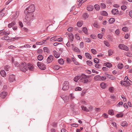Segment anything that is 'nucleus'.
Listing matches in <instances>:
<instances>
[{"label": "nucleus", "instance_id": "35", "mask_svg": "<svg viewBox=\"0 0 132 132\" xmlns=\"http://www.w3.org/2000/svg\"><path fill=\"white\" fill-rule=\"evenodd\" d=\"M122 30L125 32H127L129 30V29L127 27H124L122 28Z\"/></svg>", "mask_w": 132, "mask_h": 132}, {"label": "nucleus", "instance_id": "60", "mask_svg": "<svg viewBox=\"0 0 132 132\" xmlns=\"http://www.w3.org/2000/svg\"><path fill=\"white\" fill-rule=\"evenodd\" d=\"M126 7H127L126 6H125V5L122 6H121V9L123 10H125L126 9Z\"/></svg>", "mask_w": 132, "mask_h": 132}, {"label": "nucleus", "instance_id": "45", "mask_svg": "<svg viewBox=\"0 0 132 132\" xmlns=\"http://www.w3.org/2000/svg\"><path fill=\"white\" fill-rule=\"evenodd\" d=\"M100 86L102 88H104L105 87V85L104 83H102L100 84Z\"/></svg>", "mask_w": 132, "mask_h": 132}, {"label": "nucleus", "instance_id": "7", "mask_svg": "<svg viewBox=\"0 0 132 132\" xmlns=\"http://www.w3.org/2000/svg\"><path fill=\"white\" fill-rule=\"evenodd\" d=\"M37 65L39 68L42 70H44L46 69V66L43 63L38 62Z\"/></svg>", "mask_w": 132, "mask_h": 132}, {"label": "nucleus", "instance_id": "34", "mask_svg": "<svg viewBox=\"0 0 132 132\" xmlns=\"http://www.w3.org/2000/svg\"><path fill=\"white\" fill-rule=\"evenodd\" d=\"M38 60L39 61H41L43 59V56L41 55H39L37 56Z\"/></svg>", "mask_w": 132, "mask_h": 132}, {"label": "nucleus", "instance_id": "27", "mask_svg": "<svg viewBox=\"0 0 132 132\" xmlns=\"http://www.w3.org/2000/svg\"><path fill=\"white\" fill-rule=\"evenodd\" d=\"M83 23V21H79L77 23V25L78 27H81L82 26Z\"/></svg>", "mask_w": 132, "mask_h": 132}, {"label": "nucleus", "instance_id": "64", "mask_svg": "<svg viewBox=\"0 0 132 132\" xmlns=\"http://www.w3.org/2000/svg\"><path fill=\"white\" fill-rule=\"evenodd\" d=\"M57 41L59 42H61L63 41V39L62 37H60L58 39H57Z\"/></svg>", "mask_w": 132, "mask_h": 132}, {"label": "nucleus", "instance_id": "50", "mask_svg": "<svg viewBox=\"0 0 132 132\" xmlns=\"http://www.w3.org/2000/svg\"><path fill=\"white\" fill-rule=\"evenodd\" d=\"M9 37L8 36H4L2 37L1 38V39L2 40H7L8 39Z\"/></svg>", "mask_w": 132, "mask_h": 132}, {"label": "nucleus", "instance_id": "26", "mask_svg": "<svg viewBox=\"0 0 132 132\" xmlns=\"http://www.w3.org/2000/svg\"><path fill=\"white\" fill-rule=\"evenodd\" d=\"M89 16V15L87 13H84L83 15V17L84 19H86Z\"/></svg>", "mask_w": 132, "mask_h": 132}, {"label": "nucleus", "instance_id": "40", "mask_svg": "<svg viewBox=\"0 0 132 132\" xmlns=\"http://www.w3.org/2000/svg\"><path fill=\"white\" fill-rule=\"evenodd\" d=\"M5 69L6 71H8L10 69V67L9 65H6L5 66Z\"/></svg>", "mask_w": 132, "mask_h": 132}, {"label": "nucleus", "instance_id": "18", "mask_svg": "<svg viewBox=\"0 0 132 132\" xmlns=\"http://www.w3.org/2000/svg\"><path fill=\"white\" fill-rule=\"evenodd\" d=\"M104 64L105 66L108 68H110L112 66V64L110 63L109 62L104 63Z\"/></svg>", "mask_w": 132, "mask_h": 132}, {"label": "nucleus", "instance_id": "48", "mask_svg": "<svg viewBox=\"0 0 132 132\" xmlns=\"http://www.w3.org/2000/svg\"><path fill=\"white\" fill-rule=\"evenodd\" d=\"M91 51L93 54H96L97 53V52L94 49H92L91 50Z\"/></svg>", "mask_w": 132, "mask_h": 132}, {"label": "nucleus", "instance_id": "15", "mask_svg": "<svg viewBox=\"0 0 132 132\" xmlns=\"http://www.w3.org/2000/svg\"><path fill=\"white\" fill-rule=\"evenodd\" d=\"M7 95V93L5 92H2L0 94V96L2 98H5Z\"/></svg>", "mask_w": 132, "mask_h": 132}, {"label": "nucleus", "instance_id": "58", "mask_svg": "<svg viewBox=\"0 0 132 132\" xmlns=\"http://www.w3.org/2000/svg\"><path fill=\"white\" fill-rule=\"evenodd\" d=\"M54 69L56 70H58L60 68V67L58 65H55L54 67Z\"/></svg>", "mask_w": 132, "mask_h": 132}, {"label": "nucleus", "instance_id": "29", "mask_svg": "<svg viewBox=\"0 0 132 132\" xmlns=\"http://www.w3.org/2000/svg\"><path fill=\"white\" fill-rule=\"evenodd\" d=\"M108 113L111 116H112L114 115V111L112 109L109 110L108 111Z\"/></svg>", "mask_w": 132, "mask_h": 132}, {"label": "nucleus", "instance_id": "19", "mask_svg": "<svg viewBox=\"0 0 132 132\" xmlns=\"http://www.w3.org/2000/svg\"><path fill=\"white\" fill-rule=\"evenodd\" d=\"M100 14L101 15L104 16H107L108 15V13L107 12L105 11H103L100 12Z\"/></svg>", "mask_w": 132, "mask_h": 132}, {"label": "nucleus", "instance_id": "5", "mask_svg": "<svg viewBox=\"0 0 132 132\" xmlns=\"http://www.w3.org/2000/svg\"><path fill=\"white\" fill-rule=\"evenodd\" d=\"M69 88V82L67 81H65L63 84L62 89L64 91L68 90Z\"/></svg>", "mask_w": 132, "mask_h": 132}, {"label": "nucleus", "instance_id": "44", "mask_svg": "<svg viewBox=\"0 0 132 132\" xmlns=\"http://www.w3.org/2000/svg\"><path fill=\"white\" fill-rule=\"evenodd\" d=\"M43 50L45 52H46L47 53H48L49 51L48 48L46 47H44Z\"/></svg>", "mask_w": 132, "mask_h": 132}, {"label": "nucleus", "instance_id": "39", "mask_svg": "<svg viewBox=\"0 0 132 132\" xmlns=\"http://www.w3.org/2000/svg\"><path fill=\"white\" fill-rule=\"evenodd\" d=\"M58 63L61 64H62L64 63L63 60L62 59H59L58 61Z\"/></svg>", "mask_w": 132, "mask_h": 132}, {"label": "nucleus", "instance_id": "63", "mask_svg": "<svg viewBox=\"0 0 132 132\" xmlns=\"http://www.w3.org/2000/svg\"><path fill=\"white\" fill-rule=\"evenodd\" d=\"M97 36L100 39L102 38L103 37L102 35L101 34H98Z\"/></svg>", "mask_w": 132, "mask_h": 132}, {"label": "nucleus", "instance_id": "31", "mask_svg": "<svg viewBox=\"0 0 132 132\" xmlns=\"http://www.w3.org/2000/svg\"><path fill=\"white\" fill-rule=\"evenodd\" d=\"M82 31L84 33L86 34H88L87 30V28L86 27H84L83 28Z\"/></svg>", "mask_w": 132, "mask_h": 132}, {"label": "nucleus", "instance_id": "37", "mask_svg": "<svg viewBox=\"0 0 132 132\" xmlns=\"http://www.w3.org/2000/svg\"><path fill=\"white\" fill-rule=\"evenodd\" d=\"M123 67V65L122 63H119L118 65V68L119 69H122Z\"/></svg>", "mask_w": 132, "mask_h": 132}, {"label": "nucleus", "instance_id": "1", "mask_svg": "<svg viewBox=\"0 0 132 132\" xmlns=\"http://www.w3.org/2000/svg\"><path fill=\"white\" fill-rule=\"evenodd\" d=\"M35 9V6L34 4L30 5L28 7L26 8L24 11V13L26 15V18L23 19L24 22L27 23H29L28 25L30 26V23L34 19V14L33 12H34Z\"/></svg>", "mask_w": 132, "mask_h": 132}, {"label": "nucleus", "instance_id": "4", "mask_svg": "<svg viewBox=\"0 0 132 132\" xmlns=\"http://www.w3.org/2000/svg\"><path fill=\"white\" fill-rule=\"evenodd\" d=\"M120 84L122 85L127 87L132 85V81H122L120 82Z\"/></svg>", "mask_w": 132, "mask_h": 132}, {"label": "nucleus", "instance_id": "59", "mask_svg": "<svg viewBox=\"0 0 132 132\" xmlns=\"http://www.w3.org/2000/svg\"><path fill=\"white\" fill-rule=\"evenodd\" d=\"M43 50L42 49H40L38 50L37 51V53L40 54L42 53L43 52Z\"/></svg>", "mask_w": 132, "mask_h": 132}, {"label": "nucleus", "instance_id": "56", "mask_svg": "<svg viewBox=\"0 0 132 132\" xmlns=\"http://www.w3.org/2000/svg\"><path fill=\"white\" fill-rule=\"evenodd\" d=\"M123 104V102H120L117 105V106H120L122 105Z\"/></svg>", "mask_w": 132, "mask_h": 132}, {"label": "nucleus", "instance_id": "12", "mask_svg": "<svg viewBox=\"0 0 132 132\" xmlns=\"http://www.w3.org/2000/svg\"><path fill=\"white\" fill-rule=\"evenodd\" d=\"M68 37L70 42H72L74 39V36L73 34L72 33H70L68 35Z\"/></svg>", "mask_w": 132, "mask_h": 132}, {"label": "nucleus", "instance_id": "51", "mask_svg": "<svg viewBox=\"0 0 132 132\" xmlns=\"http://www.w3.org/2000/svg\"><path fill=\"white\" fill-rule=\"evenodd\" d=\"M80 48H83L84 47V43L83 42H81L80 44Z\"/></svg>", "mask_w": 132, "mask_h": 132}, {"label": "nucleus", "instance_id": "52", "mask_svg": "<svg viewBox=\"0 0 132 132\" xmlns=\"http://www.w3.org/2000/svg\"><path fill=\"white\" fill-rule=\"evenodd\" d=\"M75 37L78 40H80V37L77 34H75Z\"/></svg>", "mask_w": 132, "mask_h": 132}, {"label": "nucleus", "instance_id": "14", "mask_svg": "<svg viewBox=\"0 0 132 132\" xmlns=\"http://www.w3.org/2000/svg\"><path fill=\"white\" fill-rule=\"evenodd\" d=\"M94 9L93 6L92 5H88L87 7V10L89 11H92Z\"/></svg>", "mask_w": 132, "mask_h": 132}, {"label": "nucleus", "instance_id": "20", "mask_svg": "<svg viewBox=\"0 0 132 132\" xmlns=\"http://www.w3.org/2000/svg\"><path fill=\"white\" fill-rule=\"evenodd\" d=\"M107 77L109 78L112 80H114L116 79V78L112 75H109L108 76H107Z\"/></svg>", "mask_w": 132, "mask_h": 132}, {"label": "nucleus", "instance_id": "43", "mask_svg": "<svg viewBox=\"0 0 132 132\" xmlns=\"http://www.w3.org/2000/svg\"><path fill=\"white\" fill-rule=\"evenodd\" d=\"M106 79L105 76H100V81L102 80L104 81Z\"/></svg>", "mask_w": 132, "mask_h": 132}, {"label": "nucleus", "instance_id": "11", "mask_svg": "<svg viewBox=\"0 0 132 132\" xmlns=\"http://www.w3.org/2000/svg\"><path fill=\"white\" fill-rule=\"evenodd\" d=\"M27 67L28 69L30 71H33L34 70V66L31 64L28 63L27 64Z\"/></svg>", "mask_w": 132, "mask_h": 132}, {"label": "nucleus", "instance_id": "22", "mask_svg": "<svg viewBox=\"0 0 132 132\" xmlns=\"http://www.w3.org/2000/svg\"><path fill=\"white\" fill-rule=\"evenodd\" d=\"M1 76L3 77H5L6 76V73L4 70H2L0 72Z\"/></svg>", "mask_w": 132, "mask_h": 132}, {"label": "nucleus", "instance_id": "41", "mask_svg": "<svg viewBox=\"0 0 132 132\" xmlns=\"http://www.w3.org/2000/svg\"><path fill=\"white\" fill-rule=\"evenodd\" d=\"M86 63L89 66H91L93 65V62L90 61H87Z\"/></svg>", "mask_w": 132, "mask_h": 132}, {"label": "nucleus", "instance_id": "53", "mask_svg": "<svg viewBox=\"0 0 132 132\" xmlns=\"http://www.w3.org/2000/svg\"><path fill=\"white\" fill-rule=\"evenodd\" d=\"M75 90L76 91H81L82 90L81 88L80 87H77L75 88Z\"/></svg>", "mask_w": 132, "mask_h": 132}, {"label": "nucleus", "instance_id": "47", "mask_svg": "<svg viewBox=\"0 0 132 132\" xmlns=\"http://www.w3.org/2000/svg\"><path fill=\"white\" fill-rule=\"evenodd\" d=\"M95 67L97 68L100 69L101 67V65L100 64H96L95 65Z\"/></svg>", "mask_w": 132, "mask_h": 132}, {"label": "nucleus", "instance_id": "23", "mask_svg": "<svg viewBox=\"0 0 132 132\" xmlns=\"http://www.w3.org/2000/svg\"><path fill=\"white\" fill-rule=\"evenodd\" d=\"M100 76L97 75L94 77V79L95 81H100Z\"/></svg>", "mask_w": 132, "mask_h": 132}, {"label": "nucleus", "instance_id": "38", "mask_svg": "<svg viewBox=\"0 0 132 132\" xmlns=\"http://www.w3.org/2000/svg\"><path fill=\"white\" fill-rule=\"evenodd\" d=\"M123 116V114L121 113H119L117 114L116 115V116L117 118L122 117Z\"/></svg>", "mask_w": 132, "mask_h": 132}, {"label": "nucleus", "instance_id": "17", "mask_svg": "<svg viewBox=\"0 0 132 132\" xmlns=\"http://www.w3.org/2000/svg\"><path fill=\"white\" fill-rule=\"evenodd\" d=\"M53 52L54 56L56 58H58L60 56V55L56 51L54 50Z\"/></svg>", "mask_w": 132, "mask_h": 132}, {"label": "nucleus", "instance_id": "21", "mask_svg": "<svg viewBox=\"0 0 132 132\" xmlns=\"http://www.w3.org/2000/svg\"><path fill=\"white\" fill-rule=\"evenodd\" d=\"M15 24V22L14 21H13L11 23L9 24L8 25V27L10 28L14 26Z\"/></svg>", "mask_w": 132, "mask_h": 132}, {"label": "nucleus", "instance_id": "54", "mask_svg": "<svg viewBox=\"0 0 132 132\" xmlns=\"http://www.w3.org/2000/svg\"><path fill=\"white\" fill-rule=\"evenodd\" d=\"M84 1L85 0H82L81 1H80L79 3V4L78 5V7H80L81 6L82 4L84 3Z\"/></svg>", "mask_w": 132, "mask_h": 132}, {"label": "nucleus", "instance_id": "6", "mask_svg": "<svg viewBox=\"0 0 132 132\" xmlns=\"http://www.w3.org/2000/svg\"><path fill=\"white\" fill-rule=\"evenodd\" d=\"M118 47L120 49L126 51H128L129 49L126 46L122 44H120L119 45Z\"/></svg>", "mask_w": 132, "mask_h": 132}, {"label": "nucleus", "instance_id": "13", "mask_svg": "<svg viewBox=\"0 0 132 132\" xmlns=\"http://www.w3.org/2000/svg\"><path fill=\"white\" fill-rule=\"evenodd\" d=\"M112 13L113 15H116L118 14L119 11L117 9H114L112 10Z\"/></svg>", "mask_w": 132, "mask_h": 132}, {"label": "nucleus", "instance_id": "42", "mask_svg": "<svg viewBox=\"0 0 132 132\" xmlns=\"http://www.w3.org/2000/svg\"><path fill=\"white\" fill-rule=\"evenodd\" d=\"M108 53H109V55L110 56L113 54V52L112 50L110 49L108 51Z\"/></svg>", "mask_w": 132, "mask_h": 132}, {"label": "nucleus", "instance_id": "55", "mask_svg": "<svg viewBox=\"0 0 132 132\" xmlns=\"http://www.w3.org/2000/svg\"><path fill=\"white\" fill-rule=\"evenodd\" d=\"M101 7H102L105 8L106 7V5L105 4L103 3H102L101 4Z\"/></svg>", "mask_w": 132, "mask_h": 132}, {"label": "nucleus", "instance_id": "57", "mask_svg": "<svg viewBox=\"0 0 132 132\" xmlns=\"http://www.w3.org/2000/svg\"><path fill=\"white\" fill-rule=\"evenodd\" d=\"M50 40L51 41L54 40V41H57V39L55 38L54 37H53L50 39Z\"/></svg>", "mask_w": 132, "mask_h": 132}, {"label": "nucleus", "instance_id": "33", "mask_svg": "<svg viewBox=\"0 0 132 132\" xmlns=\"http://www.w3.org/2000/svg\"><path fill=\"white\" fill-rule=\"evenodd\" d=\"M115 21V19L113 18H111L109 20V22L110 23H112Z\"/></svg>", "mask_w": 132, "mask_h": 132}, {"label": "nucleus", "instance_id": "3", "mask_svg": "<svg viewBox=\"0 0 132 132\" xmlns=\"http://www.w3.org/2000/svg\"><path fill=\"white\" fill-rule=\"evenodd\" d=\"M20 68L21 70L24 72L28 70L27 64L25 62L21 63L20 64Z\"/></svg>", "mask_w": 132, "mask_h": 132}, {"label": "nucleus", "instance_id": "16", "mask_svg": "<svg viewBox=\"0 0 132 132\" xmlns=\"http://www.w3.org/2000/svg\"><path fill=\"white\" fill-rule=\"evenodd\" d=\"M72 49L75 52L79 53L80 52L79 49L76 46H73L72 47Z\"/></svg>", "mask_w": 132, "mask_h": 132}, {"label": "nucleus", "instance_id": "30", "mask_svg": "<svg viewBox=\"0 0 132 132\" xmlns=\"http://www.w3.org/2000/svg\"><path fill=\"white\" fill-rule=\"evenodd\" d=\"M81 108L83 110L85 111L86 112L89 111V110L87 109L86 107L82 106H81Z\"/></svg>", "mask_w": 132, "mask_h": 132}, {"label": "nucleus", "instance_id": "2", "mask_svg": "<svg viewBox=\"0 0 132 132\" xmlns=\"http://www.w3.org/2000/svg\"><path fill=\"white\" fill-rule=\"evenodd\" d=\"M92 75L86 76L84 73H82L80 76L81 78L79 80L80 82H82L84 83H85L89 82L91 80L90 79H88V78H89Z\"/></svg>", "mask_w": 132, "mask_h": 132}, {"label": "nucleus", "instance_id": "62", "mask_svg": "<svg viewBox=\"0 0 132 132\" xmlns=\"http://www.w3.org/2000/svg\"><path fill=\"white\" fill-rule=\"evenodd\" d=\"M71 125L73 127H77L78 126V125L76 124L72 123L71 124Z\"/></svg>", "mask_w": 132, "mask_h": 132}, {"label": "nucleus", "instance_id": "28", "mask_svg": "<svg viewBox=\"0 0 132 132\" xmlns=\"http://www.w3.org/2000/svg\"><path fill=\"white\" fill-rule=\"evenodd\" d=\"M80 76H76L74 78L73 80L74 81H75L76 82H77L79 79H80Z\"/></svg>", "mask_w": 132, "mask_h": 132}, {"label": "nucleus", "instance_id": "36", "mask_svg": "<svg viewBox=\"0 0 132 132\" xmlns=\"http://www.w3.org/2000/svg\"><path fill=\"white\" fill-rule=\"evenodd\" d=\"M95 9L97 10L98 11L100 9V6L98 4H95L94 6Z\"/></svg>", "mask_w": 132, "mask_h": 132}, {"label": "nucleus", "instance_id": "8", "mask_svg": "<svg viewBox=\"0 0 132 132\" xmlns=\"http://www.w3.org/2000/svg\"><path fill=\"white\" fill-rule=\"evenodd\" d=\"M61 97L64 101V102L65 103H67L69 101V97L68 96L62 95L61 96Z\"/></svg>", "mask_w": 132, "mask_h": 132}, {"label": "nucleus", "instance_id": "24", "mask_svg": "<svg viewBox=\"0 0 132 132\" xmlns=\"http://www.w3.org/2000/svg\"><path fill=\"white\" fill-rule=\"evenodd\" d=\"M12 63L13 64H14V65L16 67H18L19 66H20V64L17 62H14L13 60H12Z\"/></svg>", "mask_w": 132, "mask_h": 132}, {"label": "nucleus", "instance_id": "25", "mask_svg": "<svg viewBox=\"0 0 132 132\" xmlns=\"http://www.w3.org/2000/svg\"><path fill=\"white\" fill-rule=\"evenodd\" d=\"M85 55L87 58L89 59L90 60L92 59V57L89 53H86Z\"/></svg>", "mask_w": 132, "mask_h": 132}, {"label": "nucleus", "instance_id": "61", "mask_svg": "<svg viewBox=\"0 0 132 132\" xmlns=\"http://www.w3.org/2000/svg\"><path fill=\"white\" fill-rule=\"evenodd\" d=\"M22 47H25L26 48H29L30 46L28 44H25L24 46H22Z\"/></svg>", "mask_w": 132, "mask_h": 132}, {"label": "nucleus", "instance_id": "10", "mask_svg": "<svg viewBox=\"0 0 132 132\" xmlns=\"http://www.w3.org/2000/svg\"><path fill=\"white\" fill-rule=\"evenodd\" d=\"M54 57V56L52 55H50L47 58V63L48 64L51 62L53 60Z\"/></svg>", "mask_w": 132, "mask_h": 132}, {"label": "nucleus", "instance_id": "49", "mask_svg": "<svg viewBox=\"0 0 132 132\" xmlns=\"http://www.w3.org/2000/svg\"><path fill=\"white\" fill-rule=\"evenodd\" d=\"M94 61L95 63H98L99 62V60L98 59L95 58L94 59Z\"/></svg>", "mask_w": 132, "mask_h": 132}, {"label": "nucleus", "instance_id": "32", "mask_svg": "<svg viewBox=\"0 0 132 132\" xmlns=\"http://www.w3.org/2000/svg\"><path fill=\"white\" fill-rule=\"evenodd\" d=\"M121 125L123 127H125V126H127L128 125L126 121H124L121 124Z\"/></svg>", "mask_w": 132, "mask_h": 132}, {"label": "nucleus", "instance_id": "9", "mask_svg": "<svg viewBox=\"0 0 132 132\" xmlns=\"http://www.w3.org/2000/svg\"><path fill=\"white\" fill-rule=\"evenodd\" d=\"M9 81L10 82H12L15 80V76L13 74L10 75H9Z\"/></svg>", "mask_w": 132, "mask_h": 132}, {"label": "nucleus", "instance_id": "46", "mask_svg": "<svg viewBox=\"0 0 132 132\" xmlns=\"http://www.w3.org/2000/svg\"><path fill=\"white\" fill-rule=\"evenodd\" d=\"M20 38H21L20 37H15L12 38L11 39H11V40H12L13 41H14L15 40L19 39Z\"/></svg>", "mask_w": 132, "mask_h": 132}]
</instances>
